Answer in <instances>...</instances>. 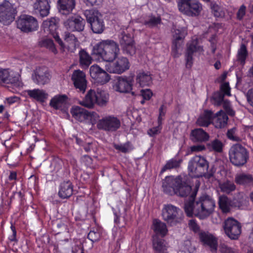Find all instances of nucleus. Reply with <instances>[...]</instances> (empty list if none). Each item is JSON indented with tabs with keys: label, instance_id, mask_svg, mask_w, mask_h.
<instances>
[{
	"label": "nucleus",
	"instance_id": "obj_11",
	"mask_svg": "<svg viewBox=\"0 0 253 253\" xmlns=\"http://www.w3.org/2000/svg\"><path fill=\"white\" fill-rule=\"evenodd\" d=\"M114 60L106 64L105 68L107 72L121 74L129 68V62L126 57L121 56Z\"/></svg>",
	"mask_w": 253,
	"mask_h": 253
},
{
	"label": "nucleus",
	"instance_id": "obj_30",
	"mask_svg": "<svg viewBox=\"0 0 253 253\" xmlns=\"http://www.w3.org/2000/svg\"><path fill=\"white\" fill-rule=\"evenodd\" d=\"M34 8L42 17L46 16L49 13V0H37L34 4Z\"/></svg>",
	"mask_w": 253,
	"mask_h": 253
},
{
	"label": "nucleus",
	"instance_id": "obj_25",
	"mask_svg": "<svg viewBox=\"0 0 253 253\" xmlns=\"http://www.w3.org/2000/svg\"><path fill=\"white\" fill-rule=\"evenodd\" d=\"M152 238V247L155 253H167L168 246L163 238L153 235Z\"/></svg>",
	"mask_w": 253,
	"mask_h": 253
},
{
	"label": "nucleus",
	"instance_id": "obj_8",
	"mask_svg": "<svg viewBox=\"0 0 253 253\" xmlns=\"http://www.w3.org/2000/svg\"><path fill=\"white\" fill-rule=\"evenodd\" d=\"M223 228L227 236L232 240H238L242 233L241 223L233 217L225 220Z\"/></svg>",
	"mask_w": 253,
	"mask_h": 253
},
{
	"label": "nucleus",
	"instance_id": "obj_38",
	"mask_svg": "<svg viewBox=\"0 0 253 253\" xmlns=\"http://www.w3.org/2000/svg\"><path fill=\"white\" fill-rule=\"evenodd\" d=\"M249 204L248 197L244 193H238L234 198V204L236 207L243 209L246 208Z\"/></svg>",
	"mask_w": 253,
	"mask_h": 253
},
{
	"label": "nucleus",
	"instance_id": "obj_45",
	"mask_svg": "<svg viewBox=\"0 0 253 253\" xmlns=\"http://www.w3.org/2000/svg\"><path fill=\"white\" fill-rule=\"evenodd\" d=\"M219 188L221 192L226 194H229L236 189V185L230 181L227 180L219 184Z\"/></svg>",
	"mask_w": 253,
	"mask_h": 253
},
{
	"label": "nucleus",
	"instance_id": "obj_62",
	"mask_svg": "<svg viewBox=\"0 0 253 253\" xmlns=\"http://www.w3.org/2000/svg\"><path fill=\"white\" fill-rule=\"evenodd\" d=\"M188 226L190 229L195 233H197L200 231V227L197 223L195 219L189 220Z\"/></svg>",
	"mask_w": 253,
	"mask_h": 253
},
{
	"label": "nucleus",
	"instance_id": "obj_15",
	"mask_svg": "<svg viewBox=\"0 0 253 253\" xmlns=\"http://www.w3.org/2000/svg\"><path fill=\"white\" fill-rule=\"evenodd\" d=\"M50 75L45 67H38L34 70L32 75L33 82L38 85H44L50 80Z\"/></svg>",
	"mask_w": 253,
	"mask_h": 253
},
{
	"label": "nucleus",
	"instance_id": "obj_64",
	"mask_svg": "<svg viewBox=\"0 0 253 253\" xmlns=\"http://www.w3.org/2000/svg\"><path fill=\"white\" fill-rule=\"evenodd\" d=\"M248 102L253 107V88L249 89L246 94Z\"/></svg>",
	"mask_w": 253,
	"mask_h": 253
},
{
	"label": "nucleus",
	"instance_id": "obj_59",
	"mask_svg": "<svg viewBox=\"0 0 253 253\" xmlns=\"http://www.w3.org/2000/svg\"><path fill=\"white\" fill-rule=\"evenodd\" d=\"M219 251L221 253H237V252L234 249L228 246L224 243L220 244Z\"/></svg>",
	"mask_w": 253,
	"mask_h": 253
},
{
	"label": "nucleus",
	"instance_id": "obj_60",
	"mask_svg": "<svg viewBox=\"0 0 253 253\" xmlns=\"http://www.w3.org/2000/svg\"><path fill=\"white\" fill-rule=\"evenodd\" d=\"M100 235L98 232L90 230L87 235V238L92 242H95L99 240Z\"/></svg>",
	"mask_w": 253,
	"mask_h": 253
},
{
	"label": "nucleus",
	"instance_id": "obj_40",
	"mask_svg": "<svg viewBox=\"0 0 253 253\" xmlns=\"http://www.w3.org/2000/svg\"><path fill=\"white\" fill-rule=\"evenodd\" d=\"M218 204L223 213H227L230 211L231 201L226 196H220L218 198Z\"/></svg>",
	"mask_w": 253,
	"mask_h": 253
},
{
	"label": "nucleus",
	"instance_id": "obj_19",
	"mask_svg": "<svg viewBox=\"0 0 253 253\" xmlns=\"http://www.w3.org/2000/svg\"><path fill=\"white\" fill-rule=\"evenodd\" d=\"M121 46L124 53L132 55L135 53L134 41L130 34H124L120 41Z\"/></svg>",
	"mask_w": 253,
	"mask_h": 253
},
{
	"label": "nucleus",
	"instance_id": "obj_31",
	"mask_svg": "<svg viewBox=\"0 0 253 253\" xmlns=\"http://www.w3.org/2000/svg\"><path fill=\"white\" fill-rule=\"evenodd\" d=\"M152 228L155 233L154 235H157L162 238H164L168 232L166 224L158 219L153 220Z\"/></svg>",
	"mask_w": 253,
	"mask_h": 253
},
{
	"label": "nucleus",
	"instance_id": "obj_27",
	"mask_svg": "<svg viewBox=\"0 0 253 253\" xmlns=\"http://www.w3.org/2000/svg\"><path fill=\"white\" fill-rule=\"evenodd\" d=\"M58 8L60 13L68 15L75 8V0H58Z\"/></svg>",
	"mask_w": 253,
	"mask_h": 253
},
{
	"label": "nucleus",
	"instance_id": "obj_7",
	"mask_svg": "<svg viewBox=\"0 0 253 253\" xmlns=\"http://www.w3.org/2000/svg\"><path fill=\"white\" fill-rule=\"evenodd\" d=\"M16 14V8L9 0H4L0 3V22L2 24H10L14 20Z\"/></svg>",
	"mask_w": 253,
	"mask_h": 253
},
{
	"label": "nucleus",
	"instance_id": "obj_44",
	"mask_svg": "<svg viewBox=\"0 0 253 253\" xmlns=\"http://www.w3.org/2000/svg\"><path fill=\"white\" fill-rule=\"evenodd\" d=\"M186 35L184 30H175V48H179L183 43V40Z\"/></svg>",
	"mask_w": 253,
	"mask_h": 253
},
{
	"label": "nucleus",
	"instance_id": "obj_57",
	"mask_svg": "<svg viewBox=\"0 0 253 253\" xmlns=\"http://www.w3.org/2000/svg\"><path fill=\"white\" fill-rule=\"evenodd\" d=\"M64 40L66 42H69L70 44L75 45L78 42L77 38L74 35L70 33H66L65 35Z\"/></svg>",
	"mask_w": 253,
	"mask_h": 253
},
{
	"label": "nucleus",
	"instance_id": "obj_33",
	"mask_svg": "<svg viewBox=\"0 0 253 253\" xmlns=\"http://www.w3.org/2000/svg\"><path fill=\"white\" fill-rule=\"evenodd\" d=\"M162 215L163 219L172 226L174 222V206L171 204L164 205Z\"/></svg>",
	"mask_w": 253,
	"mask_h": 253
},
{
	"label": "nucleus",
	"instance_id": "obj_20",
	"mask_svg": "<svg viewBox=\"0 0 253 253\" xmlns=\"http://www.w3.org/2000/svg\"><path fill=\"white\" fill-rule=\"evenodd\" d=\"M200 241L204 245L208 246L211 251L216 253L217 249V240L211 234L205 231L200 232L198 234Z\"/></svg>",
	"mask_w": 253,
	"mask_h": 253
},
{
	"label": "nucleus",
	"instance_id": "obj_51",
	"mask_svg": "<svg viewBox=\"0 0 253 253\" xmlns=\"http://www.w3.org/2000/svg\"><path fill=\"white\" fill-rule=\"evenodd\" d=\"M237 128L233 127L227 132V136L229 139L234 141H240L241 138L236 135Z\"/></svg>",
	"mask_w": 253,
	"mask_h": 253
},
{
	"label": "nucleus",
	"instance_id": "obj_28",
	"mask_svg": "<svg viewBox=\"0 0 253 253\" xmlns=\"http://www.w3.org/2000/svg\"><path fill=\"white\" fill-rule=\"evenodd\" d=\"M228 120L227 114L222 110H220L213 114L212 123L216 128H221L226 126Z\"/></svg>",
	"mask_w": 253,
	"mask_h": 253
},
{
	"label": "nucleus",
	"instance_id": "obj_9",
	"mask_svg": "<svg viewBox=\"0 0 253 253\" xmlns=\"http://www.w3.org/2000/svg\"><path fill=\"white\" fill-rule=\"evenodd\" d=\"M121 121L114 115H108L99 119L97 123V127L100 130L108 132H114L121 127Z\"/></svg>",
	"mask_w": 253,
	"mask_h": 253
},
{
	"label": "nucleus",
	"instance_id": "obj_23",
	"mask_svg": "<svg viewBox=\"0 0 253 253\" xmlns=\"http://www.w3.org/2000/svg\"><path fill=\"white\" fill-rule=\"evenodd\" d=\"M25 92L29 98L41 103H44L48 97L46 91L42 89H28Z\"/></svg>",
	"mask_w": 253,
	"mask_h": 253
},
{
	"label": "nucleus",
	"instance_id": "obj_35",
	"mask_svg": "<svg viewBox=\"0 0 253 253\" xmlns=\"http://www.w3.org/2000/svg\"><path fill=\"white\" fill-rule=\"evenodd\" d=\"M213 113L210 110H205L196 121L197 125L200 126H208L212 122Z\"/></svg>",
	"mask_w": 253,
	"mask_h": 253
},
{
	"label": "nucleus",
	"instance_id": "obj_43",
	"mask_svg": "<svg viewBox=\"0 0 253 253\" xmlns=\"http://www.w3.org/2000/svg\"><path fill=\"white\" fill-rule=\"evenodd\" d=\"M248 55V52L247 46L245 44L242 43L238 50L237 60L240 62L242 65H244L245 64Z\"/></svg>",
	"mask_w": 253,
	"mask_h": 253
},
{
	"label": "nucleus",
	"instance_id": "obj_5",
	"mask_svg": "<svg viewBox=\"0 0 253 253\" xmlns=\"http://www.w3.org/2000/svg\"><path fill=\"white\" fill-rule=\"evenodd\" d=\"M177 6L181 12L192 17L199 16L203 10L202 4L197 0H178Z\"/></svg>",
	"mask_w": 253,
	"mask_h": 253
},
{
	"label": "nucleus",
	"instance_id": "obj_36",
	"mask_svg": "<svg viewBox=\"0 0 253 253\" xmlns=\"http://www.w3.org/2000/svg\"><path fill=\"white\" fill-rule=\"evenodd\" d=\"M68 100V96L65 94H58L53 97L49 102V105L55 110H58L65 104Z\"/></svg>",
	"mask_w": 253,
	"mask_h": 253
},
{
	"label": "nucleus",
	"instance_id": "obj_52",
	"mask_svg": "<svg viewBox=\"0 0 253 253\" xmlns=\"http://www.w3.org/2000/svg\"><path fill=\"white\" fill-rule=\"evenodd\" d=\"M223 108L225 111L226 114L230 116H234L235 115V112L231 108L230 103L228 100L223 101Z\"/></svg>",
	"mask_w": 253,
	"mask_h": 253
},
{
	"label": "nucleus",
	"instance_id": "obj_48",
	"mask_svg": "<svg viewBox=\"0 0 253 253\" xmlns=\"http://www.w3.org/2000/svg\"><path fill=\"white\" fill-rule=\"evenodd\" d=\"M41 45L49 49L54 53H57V49L52 40L46 39L43 40L41 42Z\"/></svg>",
	"mask_w": 253,
	"mask_h": 253
},
{
	"label": "nucleus",
	"instance_id": "obj_22",
	"mask_svg": "<svg viewBox=\"0 0 253 253\" xmlns=\"http://www.w3.org/2000/svg\"><path fill=\"white\" fill-rule=\"evenodd\" d=\"M74 185L70 180H64L59 186L58 195L62 199H67L73 194Z\"/></svg>",
	"mask_w": 253,
	"mask_h": 253
},
{
	"label": "nucleus",
	"instance_id": "obj_49",
	"mask_svg": "<svg viewBox=\"0 0 253 253\" xmlns=\"http://www.w3.org/2000/svg\"><path fill=\"white\" fill-rule=\"evenodd\" d=\"M224 94L220 92H215L212 97L213 104L216 106H220L223 102Z\"/></svg>",
	"mask_w": 253,
	"mask_h": 253
},
{
	"label": "nucleus",
	"instance_id": "obj_54",
	"mask_svg": "<svg viewBox=\"0 0 253 253\" xmlns=\"http://www.w3.org/2000/svg\"><path fill=\"white\" fill-rule=\"evenodd\" d=\"M158 125L156 126L153 127L148 130V134L150 136H154L159 133L160 132L162 128V124H160L159 122L157 121Z\"/></svg>",
	"mask_w": 253,
	"mask_h": 253
},
{
	"label": "nucleus",
	"instance_id": "obj_21",
	"mask_svg": "<svg viewBox=\"0 0 253 253\" xmlns=\"http://www.w3.org/2000/svg\"><path fill=\"white\" fill-rule=\"evenodd\" d=\"M203 51V47L198 45V41L197 39L192 40L187 45L186 53V66L190 68L193 64V54L197 51Z\"/></svg>",
	"mask_w": 253,
	"mask_h": 253
},
{
	"label": "nucleus",
	"instance_id": "obj_41",
	"mask_svg": "<svg viewBox=\"0 0 253 253\" xmlns=\"http://www.w3.org/2000/svg\"><path fill=\"white\" fill-rule=\"evenodd\" d=\"M162 22V19L160 16H155L151 14L147 17L143 22V25L148 28H152L160 25Z\"/></svg>",
	"mask_w": 253,
	"mask_h": 253
},
{
	"label": "nucleus",
	"instance_id": "obj_17",
	"mask_svg": "<svg viewBox=\"0 0 253 253\" xmlns=\"http://www.w3.org/2000/svg\"><path fill=\"white\" fill-rule=\"evenodd\" d=\"M74 86L80 91L84 93L85 91L87 86V81L85 73L80 70H76L73 72L71 77Z\"/></svg>",
	"mask_w": 253,
	"mask_h": 253
},
{
	"label": "nucleus",
	"instance_id": "obj_6",
	"mask_svg": "<svg viewBox=\"0 0 253 253\" xmlns=\"http://www.w3.org/2000/svg\"><path fill=\"white\" fill-rule=\"evenodd\" d=\"M84 15L94 33H103L105 28V23L102 15L98 10H86L84 12Z\"/></svg>",
	"mask_w": 253,
	"mask_h": 253
},
{
	"label": "nucleus",
	"instance_id": "obj_61",
	"mask_svg": "<svg viewBox=\"0 0 253 253\" xmlns=\"http://www.w3.org/2000/svg\"><path fill=\"white\" fill-rule=\"evenodd\" d=\"M174 168V158H171L170 160L167 162L166 165L162 168L160 174H162L164 172L168 170H169Z\"/></svg>",
	"mask_w": 253,
	"mask_h": 253
},
{
	"label": "nucleus",
	"instance_id": "obj_29",
	"mask_svg": "<svg viewBox=\"0 0 253 253\" xmlns=\"http://www.w3.org/2000/svg\"><path fill=\"white\" fill-rule=\"evenodd\" d=\"M71 113L75 119L81 122L88 120L92 115L90 112L79 106L73 107Z\"/></svg>",
	"mask_w": 253,
	"mask_h": 253
},
{
	"label": "nucleus",
	"instance_id": "obj_12",
	"mask_svg": "<svg viewBox=\"0 0 253 253\" xmlns=\"http://www.w3.org/2000/svg\"><path fill=\"white\" fill-rule=\"evenodd\" d=\"M42 27L45 33L48 35L52 36L60 44L62 45V41L59 37L57 32L58 29V19L55 18H51L49 19L43 21Z\"/></svg>",
	"mask_w": 253,
	"mask_h": 253
},
{
	"label": "nucleus",
	"instance_id": "obj_63",
	"mask_svg": "<svg viewBox=\"0 0 253 253\" xmlns=\"http://www.w3.org/2000/svg\"><path fill=\"white\" fill-rule=\"evenodd\" d=\"M220 89L221 93L225 95L230 96V87L228 83H224L221 84Z\"/></svg>",
	"mask_w": 253,
	"mask_h": 253
},
{
	"label": "nucleus",
	"instance_id": "obj_55",
	"mask_svg": "<svg viewBox=\"0 0 253 253\" xmlns=\"http://www.w3.org/2000/svg\"><path fill=\"white\" fill-rule=\"evenodd\" d=\"M167 110V106L164 104L162 105L159 108V116L157 121L159 122L160 124H162L163 121L164 120V117L166 115Z\"/></svg>",
	"mask_w": 253,
	"mask_h": 253
},
{
	"label": "nucleus",
	"instance_id": "obj_4",
	"mask_svg": "<svg viewBox=\"0 0 253 253\" xmlns=\"http://www.w3.org/2000/svg\"><path fill=\"white\" fill-rule=\"evenodd\" d=\"M229 160L235 166L241 167L245 165L249 157L247 149L240 144L233 145L229 151Z\"/></svg>",
	"mask_w": 253,
	"mask_h": 253
},
{
	"label": "nucleus",
	"instance_id": "obj_37",
	"mask_svg": "<svg viewBox=\"0 0 253 253\" xmlns=\"http://www.w3.org/2000/svg\"><path fill=\"white\" fill-rule=\"evenodd\" d=\"M79 56L80 66L84 69L88 68L93 60L91 56L84 49L80 50Z\"/></svg>",
	"mask_w": 253,
	"mask_h": 253
},
{
	"label": "nucleus",
	"instance_id": "obj_24",
	"mask_svg": "<svg viewBox=\"0 0 253 253\" xmlns=\"http://www.w3.org/2000/svg\"><path fill=\"white\" fill-rule=\"evenodd\" d=\"M190 138L195 143L206 142L209 140L210 135L202 128H195L191 130Z\"/></svg>",
	"mask_w": 253,
	"mask_h": 253
},
{
	"label": "nucleus",
	"instance_id": "obj_34",
	"mask_svg": "<svg viewBox=\"0 0 253 253\" xmlns=\"http://www.w3.org/2000/svg\"><path fill=\"white\" fill-rule=\"evenodd\" d=\"M162 188L164 193L172 196L174 194V176H167L162 180Z\"/></svg>",
	"mask_w": 253,
	"mask_h": 253
},
{
	"label": "nucleus",
	"instance_id": "obj_13",
	"mask_svg": "<svg viewBox=\"0 0 253 253\" xmlns=\"http://www.w3.org/2000/svg\"><path fill=\"white\" fill-rule=\"evenodd\" d=\"M132 79L126 76H120L114 81L113 89L121 93H129L132 89Z\"/></svg>",
	"mask_w": 253,
	"mask_h": 253
},
{
	"label": "nucleus",
	"instance_id": "obj_1",
	"mask_svg": "<svg viewBox=\"0 0 253 253\" xmlns=\"http://www.w3.org/2000/svg\"><path fill=\"white\" fill-rule=\"evenodd\" d=\"M200 186L198 181L193 191L185 203L184 210L187 215L191 217L193 214L201 219L210 216L214 211L215 203L214 200L206 194L201 195L196 201L195 198Z\"/></svg>",
	"mask_w": 253,
	"mask_h": 253
},
{
	"label": "nucleus",
	"instance_id": "obj_47",
	"mask_svg": "<svg viewBox=\"0 0 253 253\" xmlns=\"http://www.w3.org/2000/svg\"><path fill=\"white\" fill-rule=\"evenodd\" d=\"M211 12L216 17H223L225 15V12L223 8L218 5L216 2L211 1L210 3Z\"/></svg>",
	"mask_w": 253,
	"mask_h": 253
},
{
	"label": "nucleus",
	"instance_id": "obj_46",
	"mask_svg": "<svg viewBox=\"0 0 253 253\" xmlns=\"http://www.w3.org/2000/svg\"><path fill=\"white\" fill-rule=\"evenodd\" d=\"M208 148L217 153H221L223 151L224 144L223 142L218 139H214L208 144Z\"/></svg>",
	"mask_w": 253,
	"mask_h": 253
},
{
	"label": "nucleus",
	"instance_id": "obj_26",
	"mask_svg": "<svg viewBox=\"0 0 253 253\" xmlns=\"http://www.w3.org/2000/svg\"><path fill=\"white\" fill-rule=\"evenodd\" d=\"M136 82L142 87L149 86L152 84V75L149 71H140L137 74Z\"/></svg>",
	"mask_w": 253,
	"mask_h": 253
},
{
	"label": "nucleus",
	"instance_id": "obj_39",
	"mask_svg": "<svg viewBox=\"0 0 253 253\" xmlns=\"http://www.w3.org/2000/svg\"><path fill=\"white\" fill-rule=\"evenodd\" d=\"M95 91L89 90L86 94L84 98L81 102V104L88 108H92L95 104Z\"/></svg>",
	"mask_w": 253,
	"mask_h": 253
},
{
	"label": "nucleus",
	"instance_id": "obj_50",
	"mask_svg": "<svg viewBox=\"0 0 253 253\" xmlns=\"http://www.w3.org/2000/svg\"><path fill=\"white\" fill-rule=\"evenodd\" d=\"M95 103L99 106L105 105L108 101V97L105 94L95 93Z\"/></svg>",
	"mask_w": 253,
	"mask_h": 253
},
{
	"label": "nucleus",
	"instance_id": "obj_3",
	"mask_svg": "<svg viewBox=\"0 0 253 253\" xmlns=\"http://www.w3.org/2000/svg\"><path fill=\"white\" fill-rule=\"evenodd\" d=\"M209 163L204 157L196 156L189 162L188 171L193 177H204L210 179L214 175L215 170L211 168L209 171Z\"/></svg>",
	"mask_w": 253,
	"mask_h": 253
},
{
	"label": "nucleus",
	"instance_id": "obj_10",
	"mask_svg": "<svg viewBox=\"0 0 253 253\" xmlns=\"http://www.w3.org/2000/svg\"><path fill=\"white\" fill-rule=\"evenodd\" d=\"M16 22L17 28L26 33L36 31L39 27L36 18L26 14L20 15Z\"/></svg>",
	"mask_w": 253,
	"mask_h": 253
},
{
	"label": "nucleus",
	"instance_id": "obj_2",
	"mask_svg": "<svg viewBox=\"0 0 253 253\" xmlns=\"http://www.w3.org/2000/svg\"><path fill=\"white\" fill-rule=\"evenodd\" d=\"M120 53L118 44L113 40H102L93 47L91 54L110 63L115 59Z\"/></svg>",
	"mask_w": 253,
	"mask_h": 253
},
{
	"label": "nucleus",
	"instance_id": "obj_53",
	"mask_svg": "<svg viewBox=\"0 0 253 253\" xmlns=\"http://www.w3.org/2000/svg\"><path fill=\"white\" fill-rule=\"evenodd\" d=\"M183 246V251L185 253H193L195 250V247L192 245L191 241L188 240L184 242Z\"/></svg>",
	"mask_w": 253,
	"mask_h": 253
},
{
	"label": "nucleus",
	"instance_id": "obj_16",
	"mask_svg": "<svg viewBox=\"0 0 253 253\" xmlns=\"http://www.w3.org/2000/svg\"><path fill=\"white\" fill-rule=\"evenodd\" d=\"M90 77L94 81L100 84L108 82L110 79L109 75L97 65H92L89 69Z\"/></svg>",
	"mask_w": 253,
	"mask_h": 253
},
{
	"label": "nucleus",
	"instance_id": "obj_42",
	"mask_svg": "<svg viewBox=\"0 0 253 253\" xmlns=\"http://www.w3.org/2000/svg\"><path fill=\"white\" fill-rule=\"evenodd\" d=\"M235 181L240 185H253V176L250 174H239L236 176Z\"/></svg>",
	"mask_w": 253,
	"mask_h": 253
},
{
	"label": "nucleus",
	"instance_id": "obj_32",
	"mask_svg": "<svg viewBox=\"0 0 253 253\" xmlns=\"http://www.w3.org/2000/svg\"><path fill=\"white\" fill-rule=\"evenodd\" d=\"M18 76L11 75L8 69H0V82L6 84H15L18 82Z\"/></svg>",
	"mask_w": 253,
	"mask_h": 253
},
{
	"label": "nucleus",
	"instance_id": "obj_58",
	"mask_svg": "<svg viewBox=\"0 0 253 253\" xmlns=\"http://www.w3.org/2000/svg\"><path fill=\"white\" fill-rule=\"evenodd\" d=\"M153 93L150 89H142L141 90V95L143 100L141 101V104H144V100H149L152 97Z\"/></svg>",
	"mask_w": 253,
	"mask_h": 253
},
{
	"label": "nucleus",
	"instance_id": "obj_18",
	"mask_svg": "<svg viewBox=\"0 0 253 253\" xmlns=\"http://www.w3.org/2000/svg\"><path fill=\"white\" fill-rule=\"evenodd\" d=\"M190 186L186 182V178L181 175L175 179V194L180 197L187 196L191 191Z\"/></svg>",
	"mask_w": 253,
	"mask_h": 253
},
{
	"label": "nucleus",
	"instance_id": "obj_14",
	"mask_svg": "<svg viewBox=\"0 0 253 253\" xmlns=\"http://www.w3.org/2000/svg\"><path fill=\"white\" fill-rule=\"evenodd\" d=\"M85 21L79 15L69 16L64 22V26L69 31L72 32H82L85 26Z\"/></svg>",
	"mask_w": 253,
	"mask_h": 253
},
{
	"label": "nucleus",
	"instance_id": "obj_56",
	"mask_svg": "<svg viewBox=\"0 0 253 253\" xmlns=\"http://www.w3.org/2000/svg\"><path fill=\"white\" fill-rule=\"evenodd\" d=\"M175 224L176 223L182 224L184 222V215L183 212L179 209H177L175 207Z\"/></svg>",
	"mask_w": 253,
	"mask_h": 253
}]
</instances>
